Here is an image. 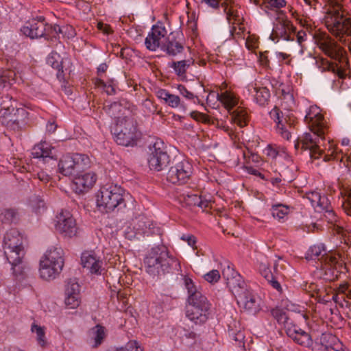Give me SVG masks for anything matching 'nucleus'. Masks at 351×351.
<instances>
[{
    "label": "nucleus",
    "instance_id": "obj_31",
    "mask_svg": "<svg viewBox=\"0 0 351 351\" xmlns=\"http://www.w3.org/2000/svg\"><path fill=\"white\" fill-rule=\"evenodd\" d=\"M334 255L333 253L328 252H327L326 249L322 244L315 245L311 246L306 253V259H315L317 258L320 263L323 260L324 256Z\"/></svg>",
    "mask_w": 351,
    "mask_h": 351
},
{
    "label": "nucleus",
    "instance_id": "obj_45",
    "mask_svg": "<svg viewBox=\"0 0 351 351\" xmlns=\"http://www.w3.org/2000/svg\"><path fill=\"white\" fill-rule=\"evenodd\" d=\"M232 121L241 128L246 125V112L242 109L237 108L230 112Z\"/></svg>",
    "mask_w": 351,
    "mask_h": 351
},
{
    "label": "nucleus",
    "instance_id": "obj_16",
    "mask_svg": "<svg viewBox=\"0 0 351 351\" xmlns=\"http://www.w3.org/2000/svg\"><path fill=\"white\" fill-rule=\"evenodd\" d=\"M295 27L291 22L283 18H278L274 23L272 33L270 38L272 40L275 39L282 38L285 40H293L295 37Z\"/></svg>",
    "mask_w": 351,
    "mask_h": 351
},
{
    "label": "nucleus",
    "instance_id": "obj_24",
    "mask_svg": "<svg viewBox=\"0 0 351 351\" xmlns=\"http://www.w3.org/2000/svg\"><path fill=\"white\" fill-rule=\"evenodd\" d=\"M178 200L182 206L185 207L198 206L201 208H206L209 205V202L202 199L200 195L190 193L179 195Z\"/></svg>",
    "mask_w": 351,
    "mask_h": 351
},
{
    "label": "nucleus",
    "instance_id": "obj_17",
    "mask_svg": "<svg viewBox=\"0 0 351 351\" xmlns=\"http://www.w3.org/2000/svg\"><path fill=\"white\" fill-rule=\"evenodd\" d=\"M49 27L45 23V19L40 17L27 21L21 31L25 36L34 39L44 37L46 32H49Z\"/></svg>",
    "mask_w": 351,
    "mask_h": 351
},
{
    "label": "nucleus",
    "instance_id": "obj_34",
    "mask_svg": "<svg viewBox=\"0 0 351 351\" xmlns=\"http://www.w3.org/2000/svg\"><path fill=\"white\" fill-rule=\"evenodd\" d=\"M157 97L163 100L165 104L172 108H177L180 104V97L176 95L169 93L164 89H160L156 92Z\"/></svg>",
    "mask_w": 351,
    "mask_h": 351
},
{
    "label": "nucleus",
    "instance_id": "obj_59",
    "mask_svg": "<svg viewBox=\"0 0 351 351\" xmlns=\"http://www.w3.org/2000/svg\"><path fill=\"white\" fill-rule=\"evenodd\" d=\"M191 117L197 121L207 122L209 119L208 117L204 113L199 112H191Z\"/></svg>",
    "mask_w": 351,
    "mask_h": 351
},
{
    "label": "nucleus",
    "instance_id": "obj_57",
    "mask_svg": "<svg viewBox=\"0 0 351 351\" xmlns=\"http://www.w3.org/2000/svg\"><path fill=\"white\" fill-rule=\"evenodd\" d=\"M320 196V193L317 191H310L306 193V198L310 201L313 207H315Z\"/></svg>",
    "mask_w": 351,
    "mask_h": 351
},
{
    "label": "nucleus",
    "instance_id": "obj_56",
    "mask_svg": "<svg viewBox=\"0 0 351 351\" xmlns=\"http://www.w3.org/2000/svg\"><path fill=\"white\" fill-rule=\"evenodd\" d=\"M125 351H143V349L136 341H130L123 347Z\"/></svg>",
    "mask_w": 351,
    "mask_h": 351
},
{
    "label": "nucleus",
    "instance_id": "obj_32",
    "mask_svg": "<svg viewBox=\"0 0 351 351\" xmlns=\"http://www.w3.org/2000/svg\"><path fill=\"white\" fill-rule=\"evenodd\" d=\"M51 149L49 145L46 142H41L36 145L32 150V155L34 158H43L45 160L46 158L51 159Z\"/></svg>",
    "mask_w": 351,
    "mask_h": 351
},
{
    "label": "nucleus",
    "instance_id": "obj_21",
    "mask_svg": "<svg viewBox=\"0 0 351 351\" xmlns=\"http://www.w3.org/2000/svg\"><path fill=\"white\" fill-rule=\"evenodd\" d=\"M239 304L243 305V308L250 313L256 314L260 311L263 304L261 298L249 291L237 298Z\"/></svg>",
    "mask_w": 351,
    "mask_h": 351
},
{
    "label": "nucleus",
    "instance_id": "obj_38",
    "mask_svg": "<svg viewBox=\"0 0 351 351\" xmlns=\"http://www.w3.org/2000/svg\"><path fill=\"white\" fill-rule=\"evenodd\" d=\"M193 64L191 59L173 62L171 68L173 69L176 73L180 77H185L186 71L189 66Z\"/></svg>",
    "mask_w": 351,
    "mask_h": 351
},
{
    "label": "nucleus",
    "instance_id": "obj_53",
    "mask_svg": "<svg viewBox=\"0 0 351 351\" xmlns=\"http://www.w3.org/2000/svg\"><path fill=\"white\" fill-rule=\"evenodd\" d=\"M206 281L210 283H215L220 279L219 271L217 269H213L204 276Z\"/></svg>",
    "mask_w": 351,
    "mask_h": 351
},
{
    "label": "nucleus",
    "instance_id": "obj_22",
    "mask_svg": "<svg viewBox=\"0 0 351 351\" xmlns=\"http://www.w3.org/2000/svg\"><path fill=\"white\" fill-rule=\"evenodd\" d=\"M286 333L288 337L301 346L310 347L313 344L311 336L296 325L288 324Z\"/></svg>",
    "mask_w": 351,
    "mask_h": 351
},
{
    "label": "nucleus",
    "instance_id": "obj_61",
    "mask_svg": "<svg viewBox=\"0 0 351 351\" xmlns=\"http://www.w3.org/2000/svg\"><path fill=\"white\" fill-rule=\"evenodd\" d=\"M324 212H325L324 217L328 221V222L333 223V222L336 221V220H337L336 215L334 213V212L332 209V207L330 208L329 209L325 210Z\"/></svg>",
    "mask_w": 351,
    "mask_h": 351
},
{
    "label": "nucleus",
    "instance_id": "obj_58",
    "mask_svg": "<svg viewBox=\"0 0 351 351\" xmlns=\"http://www.w3.org/2000/svg\"><path fill=\"white\" fill-rule=\"evenodd\" d=\"M326 3L332 7V10L330 11L332 13L330 16H334L336 14V12H339L340 14H343V11L340 10V4L337 0H324Z\"/></svg>",
    "mask_w": 351,
    "mask_h": 351
},
{
    "label": "nucleus",
    "instance_id": "obj_36",
    "mask_svg": "<svg viewBox=\"0 0 351 351\" xmlns=\"http://www.w3.org/2000/svg\"><path fill=\"white\" fill-rule=\"evenodd\" d=\"M47 61L48 64L57 69V77L60 80L63 78L62 61L60 55L53 52L49 56Z\"/></svg>",
    "mask_w": 351,
    "mask_h": 351
},
{
    "label": "nucleus",
    "instance_id": "obj_3",
    "mask_svg": "<svg viewBox=\"0 0 351 351\" xmlns=\"http://www.w3.org/2000/svg\"><path fill=\"white\" fill-rule=\"evenodd\" d=\"M184 280L189 294L186 317L195 324H203L208 318L210 304L207 298L197 289L192 279L184 276Z\"/></svg>",
    "mask_w": 351,
    "mask_h": 351
},
{
    "label": "nucleus",
    "instance_id": "obj_8",
    "mask_svg": "<svg viewBox=\"0 0 351 351\" xmlns=\"http://www.w3.org/2000/svg\"><path fill=\"white\" fill-rule=\"evenodd\" d=\"M90 166L88 156L82 154L64 156L58 163L60 172L65 176H74L84 171Z\"/></svg>",
    "mask_w": 351,
    "mask_h": 351
},
{
    "label": "nucleus",
    "instance_id": "obj_2",
    "mask_svg": "<svg viewBox=\"0 0 351 351\" xmlns=\"http://www.w3.org/2000/svg\"><path fill=\"white\" fill-rule=\"evenodd\" d=\"M319 47L328 56L337 60L339 64H334L327 60L322 59L319 62H317L318 66L323 71H331L337 74L339 78L344 79L349 67L348 59L344 49L329 38L320 41Z\"/></svg>",
    "mask_w": 351,
    "mask_h": 351
},
{
    "label": "nucleus",
    "instance_id": "obj_30",
    "mask_svg": "<svg viewBox=\"0 0 351 351\" xmlns=\"http://www.w3.org/2000/svg\"><path fill=\"white\" fill-rule=\"evenodd\" d=\"M49 33L52 34V36L60 38V34L62 38H70L75 35V29L71 25H63L62 27L58 25H51L49 27Z\"/></svg>",
    "mask_w": 351,
    "mask_h": 351
},
{
    "label": "nucleus",
    "instance_id": "obj_20",
    "mask_svg": "<svg viewBox=\"0 0 351 351\" xmlns=\"http://www.w3.org/2000/svg\"><path fill=\"white\" fill-rule=\"evenodd\" d=\"M167 30L164 27L154 25L145 40L146 48L149 51H156L164 43Z\"/></svg>",
    "mask_w": 351,
    "mask_h": 351
},
{
    "label": "nucleus",
    "instance_id": "obj_33",
    "mask_svg": "<svg viewBox=\"0 0 351 351\" xmlns=\"http://www.w3.org/2000/svg\"><path fill=\"white\" fill-rule=\"evenodd\" d=\"M18 77H21L13 70H0V91L8 85H12L13 82H16Z\"/></svg>",
    "mask_w": 351,
    "mask_h": 351
},
{
    "label": "nucleus",
    "instance_id": "obj_40",
    "mask_svg": "<svg viewBox=\"0 0 351 351\" xmlns=\"http://www.w3.org/2000/svg\"><path fill=\"white\" fill-rule=\"evenodd\" d=\"M253 89L256 93L255 99L256 102L261 106L267 104L270 98L269 90L266 87H253Z\"/></svg>",
    "mask_w": 351,
    "mask_h": 351
},
{
    "label": "nucleus",
    "instance_id": "obj_41",
    "mask_svg": "<svg viewBox=\"0 0 351 351\" xmlns=\"http://www.w3.org/2000/svg\"><path fill=\"white\" fill-rule=\"evenodd\" d=\"M19 219V213L14 208L5 209L0 215V220L3 223H16Z\"/></svg>",
    "mask_w": 351,
    "mask_h": 351
},
{
    "label": "nucleus",
    "instance_id": "obj_6",
    "mask_svg": "<svg viewBox=\"0 0 351 351\" xmlns=\"http://www.w3.org/2000/svg\"><path fill=\"white\" fill-rule=\"evenodd\" d=\"M114 136L117 144L128 147L135 145L141 134L137 130L136 121L132 117L124 116L116 123Z\"/></svg>",
    "mask_w": 351,
    "mask_h": 351
},
{
    "label": "nucleus",
    "instance_id": "obj_63",
    "mask_svg": "<svg viewBox=\"0 0 351 351\" xmlns=\"http://www.w3.org/2000/svg\"><path fill=\"white\" fill-rule=\"evenodd\" d=\"M337 291H338L337 294H334L332 295V300H336V299L338 297L339 294L347 295L346 291H348V286L347 285H341L338 287Z\"/></svg>",
    "mask_w": 351,
    "mask_h": 351
},
{
    "label": "nucleus",
    "instance_id": "obj_28",
    "mask_svg": "<svg viewBox=\"0 0 351 351\" xmlns=\"http://www.w3.org/2000/svg\"><path fill=\"white\" fill-rule=\"evenodd\" d=\"M4 248L23 247V237L16 229H11L6 232L3 239Z\"/></svg>",
    "mask_w": 351,
    "mask_h": 351
},
{
    "label": "nucleus",
    "instance_id": "obj_60",
    "mask_svg": "<svg viewBox=\"0 0 351 351\" xmlns=\"http://www.w3.org/2000/svg\"><path fill=\"white\" fill-rule=\"evenodd\" d=\"M97 28L106 34H110L113 32L111 27L109 25L105 24L102 22H98Z\"/></svg>",
    "mask_w": 351,
    "mask_h": 351
},
{
    "label": "nucleus",
    "instance_id": "obj_49",
    "mask_svg": "<svg viewBox=\"0 0 351 351\" xmlns=\"http://www.w3.org/2000/svg\"><path fill=\"white\" fill-rule=\"evenodd\" d=\"M277 263H276L274 265V269L275 274L272 275L271 277H269L267 279V281L268 283L274 288L275 289L278 293H282V287L278 281V276H277Z\"/></svg>",
    "mask_w": 351,
    "mask_h": 351
},
{
    "label": "nucleus",
    "instance_id": "obj_26",
    "mask_svg": "<svg viewBox=\"0 0 351 351\" xmlns=\"http://www.w3.org/2000/svg\"><path fill=\"white\" fill-rule=\"evenodd\" d=\"M82 264L84 268H87L92 274H100L102 267V261L97 258L93 252H85L81 257Z\"/></svg>",
    "mask_w": 351,
    "mask_h": 351
},
{
    "label": "nucleus",
    "instance_id": "obj_51",
    "mask_svg": "<svg viewBox=\"0 0 351 351\" xmlns=\"http://www.w3.org/2000/svg\"><path fill=\"white\" fill-rule=\"evenodd\" d=\"M219 97V99L224 104L226 108L228 110L229 112L237 104L234 99L227 93H223Z\"/></svg>",
    "mask_w": 351,
    "mask_h": 351
},
{
    "label": "nucleus",
    "instance_id": "obj_48",
    "mask_svg": "<svg viewBox=\"0 0 351 351\" xmlns=\"http://www.w3.org/2000/svg\"><path fill=\"white\" fill-rule=\"evenodd\" d=\"M32 331L33 332H36V339L38 344L42 347H45L47 343V341L45 339V334L43 328L36 324H33L32 326Z\"/></svg>",
    "mask_w": 351,
    "mask_h": 351
},
{
    "label": "nucleus",
    "instance_id": "obj_44",
    "mask_svg": "<svg viewBox=\"0 0 351 351\" xmlns=\"http://www.w3.org/2000/svg\"><path fill=\"white\" fill-rule=\"evenodd\" d=\"M289 208L282 204L273 205L271 213L274 218L280 220L288 214Z\"/></svg>",
    "mask_w": 351,
    "mask_h": 351
},
{
    "label": "nucleus",
    "instance_id": "obj_29",
    "mask_svg": "<svg viewBox=\"0 0 351 351\" xmlns=\"http://www.w3.org/2000/svg\"><path fill=\"white\" fill-rule=\"evenodd\" d=\"M271 114L274 117H276L275 121L277 123V131H278V132L284 138H286L287 140H289V137L291 136V131L289 130V129H291V127H292L291 126L292 123L290 122L291 121L290 118L289 119V121H288V120H287L285 119V122L283 123L282 120L280 119V112H279L278 108H275L273 110V112H271Z\"/></svg>",
    "mask_w": 351,
    "mask_h": 351
},
{
    "label": "nucleus",
    "instance_id": "obj_64",
    "mask_svg": "<svg viewBox=\"0 0 351 351\" xmlns=\"http://www.w3.org/2000/svg\"><path fill=\"white\" fill-rule=\"evenodd\" d=\"M39 180L44 184H47L51 180V177L44 171H40L37 173Z\"/></svg>",
    "mask_w": 351,
    "mask_h": 351
},
{
    "label": "nucleus",
    "instance_id": "obj_19",
    "mask_svg": "<svg viewBox=\"0 0 351 351\" xmlns=\"http://www.w3.org/2000/svg\"><path fill=\"white\" fill-rule=\"evenodd\" d=\"M4 253L12 266L13 274L17 277L23 276L24 267L22 265V260L25 256L24 247L4 248Z\"/></svg>",
    "mask_w": 351,
    "mask_h": 351
},
{
    "label": "nucleus",
    "instance_id": "obj_1",
    "mask_svg": "<svg viewBox=\"0 0 351 351\" xmlns=\"http://www.w3.org/2000/svg\"><path fill=\"white\" fill-rule=\"evenodd\" d=\"M144 264L146 271L154 277H160L180 268L179 261L169 256L164 245L152 247L146 255Z\"/></svg>",
    "mask_w": 351,
    "mask_h": 351
},
{
    "label": "nucleus",
    "instance_id": "obj_18",
    "mask_svg": "<svg viewBox=\"0 0 351 351\" xmlns=\"http://www.w3.org/2000/svg\"><path fill=\"white\" fill-rule=\"evenodd\" d=\"M97 180L96 174L93 172H81L73 176L72 188L78 194L88 192Z\"/></svg>",
    "mask_w": 351,
    "mask_h": 351
},
{
    "label": "nucleus",
    "instance_id": "obj_27",
    "mask_svg": "<svg viewBox=\"0 0 351 351\" xmlns=\"http://www.w3.org/2000/svg\"><path fill=\"white\" fill-rule=\"evenodd\" d=\"M342 345L332 334L323 333L320 337L319 351H341Z\"/></svg>",
    "mask_w": 351,
    "mask_h": 351
},
{
    "label": "nucleus",
    "instance_id": "obj_62",
    "mask_svg": "<svg viewBox=\"0 0 351 351\" xmlns=\"http://www.w3.org/2000/svg\"><path fill=\"white\" fill-rule=\"evenodd\" d=\"M178 90L180 91V93L185 97L188 98V99H193L194 97V95L189 92L186 88L185 86H182V85H180L178 86Z\"/></svg>",
    "mask_w": 351,
    "mask_h": 351
},
{
    "label": "nucleus",
    "instance_id": "obj_13",
    "mask_svg": "<svg viewBox=\"0 0 351 351\" xmlns=\"http://www.w3.org/2000/svg\"><path fill=\"white\" fill-rule=\"evenodd\" d=\"M192 165L186 160H182L171 167L167 173V180L173 184H184L192 174Z\"/></svg>",
    "mask_w": 351,
    "mask_h": 351
},
{
    "label": "nucleus",
    "instance_id": "obj_9",
    "mask_svg": "<svg viewBox=\"0 0 351 351\" xmlns=\"http://www.w3.org/2000/svg\"><path fill=\"white\" fill-rule=\"evenodd\" d=\"M324 261L317 263V269L315 271L317 278L326 281H333L337 279L341 273L340 269L343 267L335 254L324 256Z\"/></svg>",
    "mask_w": 351,
    "mask_h": 351
},
{
    "label": "nucleus",
    "instance_id": "obj_35",
    "mask_svg": "<svg viewBox=\"0 0 351 351\" xmlns=\"http://www.w3.org/2000/svg\"><path fill=\"white\" fill-rule=\"evenodd\" d=\"M105 112L109 114L112 118L116 120V123L118 119H121L123 117H120L119 114H122V111H125V108L121 106L119 102H113L110 104H106L104 107Z\"/></svg>",
    "mask_w": 351,
    "mask_h": 351
},
{
    "label": "nucleus",
    "instance_id": "obj_54",
    "mask_svg": "<svg viewBox=\"0 0 351 351\" xmlns=\"http://www.w3.org/2000/svg\"><path fill=\"white\" fill-rule=\"evenodd\" d=\"M80 303V295H66L65 304L70 308H75Z\"/></svg>",
    "mask_w": 351,
    "mask_h": 351
},
{
    "label": "nucleus",
    "instance_id": "obj_50",
    "mask_svg": "<svg viewBox=\"0 0 351 351\" xmlns=\"http://www.w3.org/2000/svg\"><path fill=\"white\" fill-rule=\"evenodd\" d=\"M342 208L344 212L351 217V191H347L343 196Z\"/></svg>",
    "mask_w": 351,
    "mask_h": 351
},
{
    "label": "nucleus",
    "instance_id": "obj_25",
    "mask_svg": "<svg viewBox=\"0 0 351 351\" xmlns=\"http://www.w3.org/2000/svg\"><path fill=\"white\" fill-rule=\"evenodd\" d=\"M178 34V33H171L168 37L165 38L164 43L161 45V49L169 56H176L184 49L183 44L177 40Z\"/></svg>",
    "mask_w": 351,
    "mask_h": 351
},
{
    "label": "nucleus",
    "instance_id": "obj_43",
    "mask_svg": "<svg viewBox=\"0 0 351 351\" xmlns=\"http://www.w3.org/2000/svg\"><path fill=\"white\" fill-rule=\"evenodd\" d=\"M254 2L256 5H259L261 8L265 5V8H280L286 5L285 0H254Z\"/></svg>",
    "mask_w": 351,
    "mask_h": 351
},
{
    "label": "nucleus",
    "instance_id": "obj_12",
    "mask_svg": "<svg viewBox=\"0 0 351 351\" xmlns=\"http://www.w3.org/2000/svg\"><path fill=\"white\" fill-rule=\"evenodd\" d=\"M150 154L148 158V163L151 169L160 171L167 167L169 163V156L165 150L164 144L161 141H156L149 148Z\"/></svg>",
    "mask_w": 351,
    "mask_h": 351
},
{
    "label": "nucleus",
    "instance_id": "obj_23",
    "mask_svg": "<svg viewBox=\"0 0 351 351\" xmlns=\"http://www.w3.org/2000/svg\"><path fill=\"white\" fill-rule=\"evenodd\" d=\"M295 149L301 148L303 150H308L311 158H318L321 154V150L317 145L316 139L312 138L311 134H306L302 138L295 143Z\"/></svg>",
    "mask_w": 351,
    "mask_h": 351
},
{
    "label": "nucleus",
    "instance_id": "obj_7",
    "mask_svg": "<svg viewBox=\"0 0 351 351\" xmlns=\"http://www.w3.org/2000/svg\"><path fill=\"white\" fill-rule=\"evenodd\" d=\"M326 25L328 31L339 41L344 44L348 43V47L351 52V40L348 37L351 36V17L346 14L336 12L334 16L328 17Z\"/></svg>",
    "mask_w": 351,
    "mask_h": 351
},
{
    "label": "nucleus",
    "instance_id": "obj_10",
    "mask_svg": "<svg viewBox=\"0 0 351 351\" xmlns=\"http://www.w3.org/2000/svg\"><path fill=\"white\" fill-rule=\"evenodd\" d=\"M28 114L24 108L16 107L13 111H3L0 116V122L10 130L19 131L27 124Z\"/></svg>",
    "mask_w": 351,
    "mask_h": 351
},
{
    "label": "nucleus",
    "instance_id": "obj_52",
    "mask_svg": "<svg viewBox=\"0 0 351 351\" xmlns=\"http://www.w3.org/2000/svg\"><path fill=\"white\" fill-rule=\"evenodd\" d=\"M315 208H317L319 212L325 211L331 208L330 202L326 196L321 195Z\"/></svg>",
    "mask_w": 351,
    "mask_h": 351
},
{
    "label": "nucleus",
    "instance_id": "obj_14",
    "mask_svg": "<svg viewBox=\"0 0 351 351\" xmlns=\"http://www.w3.org/2000/svg\"><path fill=\"white\" fill-rule=\"evenodd\" d=\"M222 274L226 280L227 286L236 298L241 296L247 291L241 276L230 266L223 269Z\"/></svg>",
    "mask_w": 351,
    "mask_h": 351
},
{
    "label": "nucleus",
    "instance_id": "obj_55",
    "mask_svg": "<svg viewBox=\"0 0 351 351\" xmlns=\"http://www.w3.org/2000/svg\"><path fill=\"white\" fill-rule=\"evenodd\" d=\"M259 271L263 277L266 280L269 277H271L274 274L272 273L269 269L268 264L261 263L259 265Z\"/></svg>",
    "mask_w": 351,
    "mask_h": 351
},
{
    "label": "nucleus",
    "instance_id": "obj_11",
    "mask_svg": "<svg viewBox=\"0 0 351 351\" xmlns=\"http://www.w3.org/2000/svg\"><path fill=\"white\" fill-rule=\"evenodd\" d=\"M56 218V230L60 234L69 239L77 236L79 227L76 220L69 211H62Z\"/></svg>",
    "mask_w": 351,
    "mask_h": 351
},
{
    "label": "nucleus",
    "instance_id": "obj_47",
    "mask_svg": "<svg viewBox=\"0 0 351 351\" xmlns=\"http://www.w3.org/2000/svg\"><path fill=\"white\" fill-rule=\"evenodd\" d=\"M29 204L32 208V210L36 213H40L41 210H45V202L44 200L39 196L34 195L31 197L29 200Z\"/></svg>",
    "mask_w": 351,
    "mask_h": 351
},
{
    "label": "nucleus",
    "instance_id": "obj_39",
    "mask_svg": "<svg viewBox=\"0 0 351 351\" xmlns=\"http://www.w3.org/2000/svg\"><path fill=\"white\" fill-rule=\"evenodd\" d=\"M89 335L91 339L94 340V347H97L102 343L104 339L106 337L105 328L100 325H97L90 329L89 331Z\"/></svg>",
    "mask_w": 351,
    "mask_h": 351
},
{
    "label": "nucleus",
    "instance_id": "obj_4",
    "mask_svg": "<svg viewBox=\"0 0 351 351\" xmlns=\"http://www.w3.org/2000/svg\"><path fill=\"white\" fill-rule=\"evenodd\" d=\"M64 252L60 247L48 250L40 261V276L46 280L55 279L61 273L64 261Z\"/></svg>",
    "mask_w": 351,
    "mask_h": 351
},
{
    "label": "nucleus",
    "instance_id": "obj_5",
    "mask_svg": "<svg viewBox=\"0 0 351 351\" xmlns=\"http://www.w3.org/2000/svg\"><path fill=\"white\" fill-rule=\"evenodd\" d=\"M97 205L101 212L121 210L126 207L122 190L116 186H103L97 195Z\"/></svg>",
    "mask_w": 351,
    "mask_h": 351
},
{
    "label": "nucleus",
    "instance_id": "obj_46",
    "mask_svg": "<svg viewBox=\"0 0 351 351\" xmlns=\"http://www.w3.org/2000/svg\"><path fill=\"white\" fill-rule=\"evenodd\" d=\"M66 295H80V285L75 279H69L65 288Z\"/></svg>",
    "mask_w": 351,
    "mask_h": 351
},
{
    "label": "nucleus",
    "instance_id": "obj_15",
    "mask_svg": "<svg viewBox=\"0 0 351 351\" xmlns=\"http://www.w3.org/2000/svg\"><path fill=\"white\" fill-rule=\"evenodd\" d=\"M310 130L317 136L323 138L325 134V121L324 116L317 106H311L304 118Z\"/></svg>",
    "mask_w": 351,
    "mask_h": 351
},
{
    "label": "nucleus",
    "instance_id": "obj_37",
    "mask_svg": "<svg viewBox=\"0 0 351 351\" xmlns=\"http://www.w3.org/2000/svg\"><path fill=\"white\" fill-rule=\"evenodd\" d=\"M271 315L279 324L284 325L286 332L288 324L295 325L290 319L289 315L283 309L279 308H274L271 310Z\"/></svg>",
    "mask_w": 351,
    "mask_h": 351
},
{
    "label": "nucleus",
    "instance_id": "obj_42",
    "mask_svg": "<svg viewBox=\"0 0 351 351\" xmlns=\"http://www.w3.org/2000/svg\"><path fill=\"white\" fill-rule=\"evenodd\" d=\"M17 102L15 100H12V97L8 95H6L2 97V101L0 104V116L2 115L3 111L9 112L10 110H14V108L17 106Z\"/></svg>",
    "mask_w": 351,
    "mask_h": 351
}]
</instances>
